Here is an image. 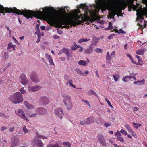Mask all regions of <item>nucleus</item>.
<instances>
[{
    "label": "nucleus",
    "mask_w": 147,
    "mask_h": 147,
    "mask_svg": "<svg viewBox=\"0 0 147 147\" xmlns=\"http://www.w3.org/2000/svg\"><path fill=\"white\" fill-rule=\"evenodd\" d=\"M51 9L53 10L54 8L53 7L51 8L46 7L43 9V10L46 11L50 12L48 14L47 18V22L50 24H58L60 27H63L62 25H64L63 26L64 28H69V24L71 26H75L76 25L81 24V22L80 20H78L79 18V16L76 15L75 17V20L70 19L68 20L66 18L65 14L66 11L64 8L61 9H60V12L56 15L52 14Z\"/></svg>",
    "instance_id": "f257e3e1"
},
{
    "label": "nucleus",
    "mask_w": 147,
    "mask_h": 147,
    "mask_svg": "<svg viewBox=\"0 0 147 147\" xmlns=\"http://www.w3.org/2000/svg\"><path fill=\"white\" fill-rule=\"evenodd\" d=\"M5 13H14L18 15H23L27 19L32 18L33 16H40L42 14V12L40 11H37L36 12L32 10H27L26 9L19 10L15 7L13 8L4 7L0 4V15L1 13L5 15Z\"/></svg>",
    "instance_id": "f03ea898"
},
{
    "label": "nucleus",
    "mask_w": 147,
    "mask_h": 147,
    "mask_svg": "<svg viewBox=\"0 0 147 147\" xmlns=\"http://www.w3.org/2000/svg\"><path fill=\"white\" fill-rule=\"evenodd\" d=\"M95 2L97 3L99 2L100 3V7L102 11L109 10V14L107 16L108 19L115 18L114 16L117 14V8L115 7L113 4L107 2L105 0H95Z\"/></svg>",
    "instance_id": "7ed1b4c3"
},
{
    "label": "nucleus",
    "mask_w": 147,
    "mask_h": 147,
    "mask_svg": "<svg viewBox=\"0 0 147 147\" xmlns=\"http://www.w3.org/2000/svg\"><path fill=\"white\" fill-rule=\"evenodd\" d=\"M10 101L14 104H18L23 101V96L19 92H17L11 95L9 98Z\"/></svg>",
    "instance_id": "20e7f679"
},
{
    "label": "nucleus",
    "mask_w": 147,
    "mask_h": 147,
    "mask_svg": "<svg viewBox=\"0 0 147 147\" xmlns=\"http://www.w3.org/2000/svg\"><path fill=\"white\" fill-rule=\"evenodd\" d=\"M63 98V102L67 107L68 110H71L72 108V104L71 101V97L68 95L64 94L62 95Z\"/></svg>",
    "instance_id": "39448f33"
},
{
    "label": "nucleus",
    "mask_w": 147,
    "mask_h": 147,
    "mask_svg": "<svg viewBox=\"0 0 147 147\" xmlns=\"http://www.w3.org/2000/svg\"><path fill=\"white\" fill-rule=\"evenodd\" d=\"M16 114L21 118L24 119L27 122L29 121V120L25 116L24 112L21 109H19L17 112L15 111Z\"/></svg>",
    "instance_id": "423d86ee"
},
{
    "label": "nucleus",
    "mask_w": 147,
    "mask_h": 147,
    "mask_svg": "<svg viewBox=\"0 0 147 147\" xmlns=\"http://www.w3.org/2000/svg\"><path fill=\"white\" fill-rule=\"evenodd\" d=\"M54 113L56 116L61 119L62 118V115H64L63 110L62 109L59 108H55L54 110Z\"/></svg>",
    "instance_id": "0eeeda50"
},
{
    "label": "nucleus",
    "mask_w": 147,
    "mask_h": 147,
    "mask_svg": "<svg viewBox=\"0 0 147 147\" xmlns=\"http://www.w3.org/2000/svg\"><path fill=\"white\" fill-rule=\"evenodd\" d=\"M20 82L23 85L27 84L28 80L26 75L24 74H22L20 76L19 79Z\"/></svg>",
    "instance_id": "6e6552de"
},
{
    "label": "nucleus",
    "mask_w": 147,
    "mask_h": 147,
    "mask_svg": "<svg viewBox=\"0 0 147 147\" xmlns=\"http://www.w3.org/2000/svg\"><path fill=\"white\" fill-rule=\"evenodd\" d=\"M143 15L145 16L147 18V9H146L144 10L142 15H140L137 16L138 20L140 22V23L144 20V18L142 16Z\"/></svg>",
    "instance_id": "1a4fd4ad"
},
{
    "label": "nucleus",
    "mask_w": 147,
    "mask_h": 147,
    "mask_svg": "<svg viewBox=\"0 0 147 147\" xmlns=\"http://www.w3.org/2000/svg\"><path fill=\"white\" fill-rule=\"evenodd\" d=\"M131 4L128 6V8L129 9H132L134 11L136 10L138 7H140V4L139 3H136V5L133 4V1L132 0H129Z\"/></svg>",
    "instance_id": "9d476101"
},
{
    "label": "nucleus",
    "mask_w": 147,
    "mask_h": 147,
    "mask_svg": "<svg viewBox=\"0 0 147 147\" xmlns=\"http://www.w3.org/2000/svg\"><path fill=\"white\" fill-rule=\"evenodd\" d=\"M41 88L42 87L39 85H36L32 87L29 86L28 88V90L29 91L33 92L36 91Z\"/></svg>",
    "instance_id": "9b49d317"
},
{
    "label": "nucleus",
    "mask_w": 147,
    "mask_h": 147,
    "mask_svg": "<svg viewBox=\"0 0 147 147\" xmlns=\"http://www.w3.org/2000/svg\"><path fill=\"white\" fill-rule=\"evenodd\" d=\"M32 80L34 82H39V80L37 77L35 73L33 72L32 73L30 76Z\"/></svg>",
    "instance_id": "f8f14e48"
},
{
    "label": "nucleus",
    "mask_w": 147,
    "mask_h": 147,
    "mask_svg": "<svg viewBox=\"0 0 147 147\" xmlns=\"http://www.w3.org/2000/svg\"><path fill=\"white\" fill-rule=\"evenodd\" d=\"M40 102L44 105L48 104L49 101L47 97H43L41 98L40 99Z\"/></svg>",
    "instance_id": "ddd939ff"
},
{
    "label": "nucleus",
    "mask_w": 147,
    "mask_h": 147,
    "mask_svg": "<svg viewBox=\"0 0 147 147\" xmlns=\"http://www.w3.org/2000/svg\"><path fill=\"white\" fill-rule=\"evenodd\" d=\"M15 45H13L11 42H9L8 45L7 49L9 51H12L15 50Z\"/></svg>",
    "instance_id": "4468645a"
},
{
    "label": "nucleus",
    "mask_w": 147,
    "mask_h": 147,
    "mask_svg": "<svg viewBox=\"0 0 147 147\" xmlns=\"http://www.w3.org/2000/svg\"><path fill=\"white\" fill-rule=\"evenodd\" d=\"M115 136H117V139L121 142H123L124 141V139L122 136V135L119 131L115 133Z\"/></svg>",
    "instance_id": "2eb2a0df"
},
{
    "label": "nucleus",
    "mask_w": 147,
    "mask_h": 147,
    "mask_svg": "<svg viewBox=\"0 0 147 147\" xmlns=\"http://www.w3.org/2000/svg\"><path fill=\"white\" fill-rule=\"evenodd\" d=\"M87 124H90L94 122V118L93 117H89L87 118L86 121Z\"/></svg>",
    "instance_id": "dca6fc26"
},
{
    "label": "nucleus",
    "mask_w": 147,
    "mask_h": 147,
    "mask_svg": "<svg viewBox=\"0 0 147 147\" xmlns=\"http://www.w3.org/2000/svg\"><path fill=\"white\" fill-rule=\"evenodd\" d=\"M37 112L40 115H43L46 113V110L43 108H39L38 109Z\"/></svg>",
    "instance_id": "f3484780"
},
{
    "label": "nucleus",
    "mask_w": 147,
    "mask_h": 147,
    "mask_svg": "<svg viewBox=\"0 0 147 147\" xmlns=\"http://www.w3.org/2000/svg\"><path fill=\"white\" fill-rule=\"evenodd\" d=\"M43 144L42 141L38 139L35 141V145L36 146H38L39 147H42Z\"/></svg>",
    "instance_id": "a211bd4d"
},
{
    "label": "nucleus",
    "mask_w": 147,
    "mask_h": 147,
    "mask_svg": "<svg viewBox=\"0 0 147 147\" xmlns=\"http://www.w3.org/2000/svg\"><path fill=\"white\" fill-rule=\"evenodd\" d=\"M45 55L46 57L49 60L50 64L51 65H54V63L53 61V60H52L51 57L47 53H46L45 54Z\"/></svg>",
    "instance_id": "6ab92c4d"
},
{
    "label": "nucleus",
    "mask_w": 147,
    "mask_h": 147,
    "mask_svg": "<svg viewBox=\"0 0 147 147\" xmlns=\"http://www.w3.org/2000/svg\"><path fill=\"white\" fill-rule=\"evenodd\" d=\"M89 62L88 60L87 61L83 60H81L78 62V63L79 65L85 66L87 65V64L89 63Z\"/></svg>",
    "instance_id": "aec40b11"
},
{
    "label": "nucleus",
    "mask_w": 147,
    "mask_h": 147,
    "mask_svg": "<svg viewBox=\"0 0 147 147\" xmlns=\"http://www.w3.org/2000/svg\"><path fill=\"white\" fill-rule=\"evenodd\" d=\"M145 51L146 50L144 48H142L136 51V53L139 55H142L144 53Z\"/></svg>",
    "instance_id": "412c9836"
},
{
    "label": "nucleus",
    "mask_w": 147,
    "mask_h": 147,
    "mask_svg": "<svg viewBox=\"0 0 147 147\" xmlns=\"http://www.w3.org/2000/svg\"><path fill=\"white\" fill-rule=\"evenodd\" d=\"M88 6L85 4H81L80 5V8H82L84 10L85 12H87L88 9Z\"/></svg>",
    "instance_id": "4be33fe9"
},
{
    "label": "nucleus",
    "mask_w": 147,
    "mask_h": 147,
    "mask_svg": "<svg viewBox=\"0 0 147 147\" xmlns=\"http://www.w3.org/2000/svg\"><path fill=\"white\" fill-rule=\"evenodd\" d=\"M132 78V77L131 76H126L122 78V80L125 82H127Z\"/></svg>",
    "instance_id": "5701e85b"
},
{
    "label": "nucleus",
    "mask_w": 147,
    "mask_h": 147,
    "mask_svg": "<svg viewBox=\"0 0 147 147\" xmlns=\"http://www.w3.org/2000/svg\"><path fill=\"white\" fill-rule=\"evenodd\" d=\"M19 142V139L18 138H16V139H15V141L13 143H12V144L11 145V147H13L14 146H15L16 145L18 144Z\"/></svg>",
    "instance_id": "b1692460"
},
{
    "label": "nucleus",
    "mask_w": 147,
    "mask_h": 147,
    "mask_svg": "<svg viewBox=\"0 0 147 147\" xmlns=\"http://www.w3.org/2000/svg\"><path fill=\"white\" fill-rule=\"evenodd\" d=\"M92 48H87L84 50L85 53L87 54H90L92 53Z\"/></svg>",
    "instance_id": "393cba45"
},
{
    "label": "nucleus",
    "mask_w": 147,
    "mask_h": 147,
    "mask_svg": "<svg viewBox=\"0 0 147 147\" xmlns=\"http://www.w3.org/2000/svg\"><path fill=\"white\" fill-rule=\"evenodd\" d=\"M72 82L73 81L71 79H69L68 80H67V81L66 83V84L68 85V84H69L70 86L75 88V86L72 84Z\"/></svg>",
    "instance_id": "a878e982"
},
{
    "label": "nucleus",
    "mask_w": 147,
    "mask_h": 147,
    "mask_svg": "<svg viewBox=\"0 0 147 147\" xmlns=\"http://www.w3.org/2000/svg\"><path fill=\"white\" fill-rule=\"evenodd\" d=\"M145 80L144 79H143L141 81H135L134 82V84H139V85H141L143 84L144 83Z\"/></svg>",
    "instance_id": "bb28decb"
},
{
    "label": "nucleus",
    "mask_w": 147,
    "mask_h": 147,
    "mask_svg": "<svg viewBox=\"0 0 147 147\" xmlns=\"http://www.w3.org/2000/svg\"><path fill=\"white\" fill-rule=\"evenodd\" d=\"M106 58L107 60V63H109L111 61V57L109 52H107Z\"/></svg>",
    "instance_id": "cd10ccee"
},
{
    "label": "nucleus",
    "mask_w": 147,
    "mask_h": 147,
    "mask_svg": "<svg viewBox=\"0 0 147 147\" xmlns=\"http://www.w3.org/2000/svg\"><path fill=\"white\" fill-rule=\"evenodd\" d=\"M47 147H61L58 144L56 143L54 144H50L47 146Z\"/></svg>",
    "instance_id": "c85d7f7f"
},
{
    "label": "nucleus",
    "mask_w": 147,
    "mask_h": 147,
    "mask_svg": "<svg viewBox=\"0 0 147 147\" xmlns=\"http://www.w3.org/2000/svg\"><path fill=\"white\" fill-rule=\"evenodd\" d=\"M90 38H82L79 39L78 40V42L80 43H81L84 42H87L88 41H90Z\"/></svg>",
    "instance_id": "c756f323"
},
{
    "label": "nucleus",
    "mask_w": 147,
    "mask_h": 147,
    "mask_svg": "<svg viewBox=\"0 0 147 147\" xmlns=\"http://www.w3.org/2000/svg\"><path fill=\"white\" fill-rule=\"evenodd\" d=\"M87 93L89 95H94L96 96L97 95L96 93L92 90H90Z\"/></svg>",
    "instance_id": "7c9ffc66"
},
{
    "label": "nucleus",
    "mask_w": 147,
    "mask_h": 147,
    "mask_svg": "<svg viewBox=\"0 0 147 147\" xmlns=\"http://www.w3.org/2000/svg\"><path fill=\"white\" fill-rule=\"evenodd\" d=\"M113 78L115 82H117L119 78V76L118 74H116L113 75Z\"/></svg>",
    "instance_id": "2f4dec72"
},
{
    "label": "nucleus",
    "mask_w": 147,
    "mask_h": 147,
    "mask_svg": "<svg viewBox=\"0 0 147 147\" xmlns=\"http://www.w3.org/2000/svg\"><path fill=\"white\" fill-rule=\"evenodd\" d=\"M62 50L63 52L66 55L68 53V52H69L71 51L70 49L65 48H63Z\"/></svg>",
    "instance_id": "473e14b6"
},
{
    "label": "nucleus",
    "mask_w": 147,
    "mask_h": 147,
    "mask_svg": "<svg viewBox=\"0 0 147 147\" xmlns=\"http://www.w3.org/2000/svg\"><path fill=\"white\" fill-rule=\"evenodd\" d=\"M67 57V59L68 60H70V58H71L72 57V55L71 53V51L69 52H68V53L66 55Z\"/></svg>",
    "instance_id": "72a5a7b5"
},
{
    "label": "nucleus",
    "mask_w": 147,
    "mask_h": 147,
    "mask_svg": "<svg viewBox=\"0 0 147 147\" xmlns=\"http://www.w3.org/2000/svg\"><path fill=\"white\" fill-rule=\"evenodd\" d=\"M133 125L134 127L137 129L141 126V124L139 123H137L135 122H133Z\"/></svg>",
    "instance_id": "f704fd0d"
},
{
    "label": "nucleus",
    "mask_w": 147,
    "mask_h": 147,
    "mask_svg": "<svg viewBox=\"0 0 147 147\" xmlns=\"http://www.w3.org/2000/svg\"><path fill=\"white\" fill-rule=\"evenodd\" d=\"M98 138L99 142L104 139L103 136L101 134L98 135Z\"/></svg>",
    "instance_id": "c9c22d12"
},
{
    "label": "nucleus",
    "mask_w": 147,
    "mask_h": 147,
    "mask_svg": "<svg viewBox=\"0 0 147 147\" xmlns=\"http://www.w3.org/2000/svg\"><path fill=\"white\" fill-rule=\"evenodd\" d=\"M63 145H65L67 147H71V144L69 142H65L63 143Z\"/></svg>",
    "instance_id": "e433bc0d"
},
{
    "label": "nucleus",
    "mask_w": 147,
    "mask_h": 147,
    "mask_svg": "<svg viewBox=\"0 0 147 147\" xmlns=\"http://www.w3.org/2000/svg\"><path fill=\"white\" fill-rule=\"evenodd\" d=\"M75 71H76V72L77 73V74H80L81 75H84L83 73L79 69L77 68L76 69Z\"/></svg>",
    "instance_id": "4c0bfd02"
},
{
    "label": "nucleus",
    "mask_w": 147,
    "mask_h": 147,
    "mask_svg": "<svg viewBox=\"0 0 147 147\" xmlns=\"http://www.w3.org/2000/svg\"><path fill=\"white\" fill-rule=\"evenodd\" d=\"M125 126L126 129L130 132L132 131V130L130 126L128 124L125 125Z\"/></svg>",
    "instance_id": "58836bf2"
},
{
    "label": "nucleus",
    "mask_w": 147,
    "mask_h": 147,
    "mask_svg": "<svg viewBox=\"0 0 147 147\" xmlns=\"http://www.w3.org/2000/svg\"><path fill=\"white\" fill-rule=\"evenodd\" d=\"M0 117L5 118H7L9 116L7 115H6L4 114H3L0 112Z\"/></svg>",
    "instance_id": "ea45409f"
},
{
    "label": "nucleus",
    "mask_w": 147,
    "mask_h": 147,
    "mask_svg": "<svg viewBox=\"0 0 147 147\" xmlns=\"http://www.w3.org/2000/svg\"><path fill=\"white\" fill-rule=\"evenodd\" d=\"M19 91L22 94H24L26 93V91L24 87H22L19 90Z\"/></svg>",
    "instance_id": "a19ab883"
},
{
    "label": "nucleus",
    "mask_w": 147,
    "mask_h": 147,
    "mask_svg": "<svg viewBox=\"0 0 147 147\" xmlns=\"http://www.w3.org/2000/svg\"><path fill=\"white\" fill-rule=\"evenodd\" d=\"M37 137L38 138H42V139H47V137H45V136L43 135H38L37 136Z\"/></svg>",
    "instance_id": "79ce46f5"
},
{
    "label": "nucleus",
    "mask_w": 147,
    "mask_h": 147,
    "mask_svg": "<svg viewBox=\"0 0 147 147\" xmlns=\"http://www.w3.org/2000/svg\"><path fill=\"white\" fill-rule=\"evenodd\" d=\"M120 132L122 134L124 135H126L127 134V131L123 129H121L120 131Z\"/></svg>",
    "instance_id": "37998d69"
},
{
    "label": "nucleus",
    "mask_w": 147,
    "mask_h": 147,
    "mask_svg": "<svg viewBox=\"0 0 147 147\" xmlns=\"http://www.w3.org/2000/svg\"><path fill=\"white\" fill-rule=\"evenodd\" d=\"M130 74L131 75H132V78L134 79L135 80H136V78L135 77V76L137 74L134 73H131Z\"/></svg>",
    "instance_id": "c03bdc74"
},
{
    "label": "nucleus",
    "mask_w": 147,
    "mask_h": 147,
    "mask_svg": "<svg viewBox=\"0 0 147 147\" xmlns=\"http://www.w3.org/2000/svg\"><path fill=\"white\" fill-rule=\"evenodd\" d=\"M105 101L107 102L108 104L112 108H113V107L112 105L111 104L109 100L107 98H105Z\"/></svg>",
    "instance_id": "a18cd8bd"
},
{
    "label": "nucleus",
    "mask_w": 147,
    "mask_h": 147,
    "mask_svg": "<svg viewBox=\"0 0 147 147\" xmlns=\"http://www.w3.org/2000/svg\"><path fill=\"white\" fill-rule=\"evenodd\" d=\"M103 50L100 48H97L94 51L97 52L102 53Z\"/></svg>",
    "instance_id": "49530a36"
},
{
    "label": "nucleus",
    "mask_w": 147,
    "mask_h": 147,
    "mask_svg": "<svg viewBox=\"0 0 147 147\" xmlns=\"http://www.w3.org/2000/svg\"><path fill=\"white\" fill-rule=\"evenodd\" d=\"M64 79L66 81H67L70 79L69 76L66 74L64 75Z\"/></svg>",
    "instance_id": "de8ad7c7"
},
{
    "label": "nucleus",
    "mask_w": 147,
    "mask_h": 147,
    "mask_svg": "<svg viewBox=\"0 0 147 147\" xmlns=\"http://www.w3.org/2000/svg\"><path fill=\"white\" fill-rule=\"evenodd\" d=\"M27 107L29 109H32L34 108V106L32 105L29 104Z\"/></svg>",
    "instance_id": "09e8293b"
},
{
    "label": "nucleus",
    "mask_w": 147,
    "mask_h": 147,
    "mask_svg": "<svg viewBox=\"0 0 147 147\" xmlns=\"http://www.w3.org/2000/svg\"><path fill=\"white\" fill-rule=\"evenodd\" d=\"M100 143H101L102 144V145L103 146H106V142L104 139L100 141Z\"/></svg>",
    "instance_id": "8fccbe9b"
},
{
    "label": "nucleus",
    "mask_w": 147,
    "mask_h": 147,
    "mask_svg": "<svg viewBox=\"0 0 147 147\" xmlns=\"http://www.w3.org/2000/svg\"><path fill=\"white\" fill-rule=\"evenodd\" d=\"M132 134V136L135 138H137V136L136 134L133 130L130 132Z\"/></svg>",
    "instance_id": "3c124183"
},
{
    "label": "nucleus",
    "mask_w": 147,
    "mask_h": 147,
    "mask_svg": "<svg viewBox=\"0 0 147 147\" xmlns=\"http://www.w3.org/2000/svg\"><path fill=\"white\" fill-rule=\"evenodd\" d=\"M82 101L84 103H85L87 104L90 107H91V106H90V104L89 103V102L88 101H87L86 100H83V99L82 100Z\"/></svg>",
    "instance_id": "603ef678"
},
{
    "label": "nucleus",
    "mask_w": 147,
    "mask_h": 147,
    "mask_svg": "<svg viewBox=\"0 0 147 147\" xmlns=\"http://www.w3.org/2000/svg\"><path fill=\"white\" fill-rule=\"evenodd\" d=\"M80 124L82 125H84L86 124L87 125L86 121L85 120L81 121L80 122Z\"/></svg>",
    "instance_id": "864d4df0"
},
{
    "label": "nucleus",
    "mask_w": 147,
    "mask_h": 147,
    "mask_svg": "<svg viewBox=\"0 0 147 147\" xmlns=\"http://www.w3.org/2000/svg\"><path fill=\"white\" fill-rule=\"evenodd\" d=\"M92 40L94 43H96L98 41V39L96 37H94Z\"/></svg>",
    "instance_id": "5fc2aeb1"
},
{
    "label": "nucleus",
    "mask_w": 147,
    "mask_h": 147,
    "mask_svg": "<svg viewBox=\"0 0 147 147\" xmlns=\"http://www.w3.org/2000/svg\"><path fill=\"white\" fill-rule=\"evenodd\" d=\"M104 125L107 128L111 126V124L109 123H106L104 124Z\"/></svg>",
    "instance_id": "6e6d98bb"
},
{
    "label": "nucleus",
    "mask_w": 147,
    "mask_h": 147,
    "mask_svg": "<svg viewBox=\"0 0 147 147\" xmlns=\"http://www.w3.org/2000/svg\"><path fill=\"white\" fill-rule=\"evenodd\" d=\"M23 130L24 132L25 133H28V130L27 129L26 127L24 126L23 128Z\"/></svg>",
    "instance_id": "4d7b16f0"
},
{
    "label": "nucleus",
    "mask_w": 147,
    "mask_h": 147,
    "mask_svg": "<svg viewBox=\"0 0 147 147\" xmlns=\"http://www.w3.org/2000/svg\"><path fill=\"white\" fill-rule=\"evenodd\" d=\"M37 115V113H33L31 114L29 116L30 117H36Z\"/></svg>",
    "instance_id": "13d9d810"
},
{
    "label": "nucleus",
    "mask_w": 147,
    "mask_h": 147,
    "mask_svg": "<svg viewBox=\"0 0 147 147\" xmlns=\"http://www.w3.org/2000/svg\"><path fill=\"white\" fill-rule=\"evenodd\" d=\"M60 37L57 35H54L53 36V38L54 39H58Z\"/></svg>",
    "instance_id": "bf43d9fd"
},
{
    "label": "nucleus",
    "mask_w": 147,
    "mask_h": 147,
    "mask_svg": "<svg viewBox=\"0 0 147 147\" xmlns=\"http://www.w3.org/2000/svg\"><path fill=\"white\" fill-rule=\"evenodd\" d=\"M114 34H111V35H110V36H109L108 37V39H110L112 38H113V36H114Z\"/></svg>",
    "instance_id": "052dcab7"
},
{
    "label": "nucleus",
    "mask_w": 147,
    "mask_h": 147,
    "mask_svg": "<svg viewBox=\"0 0 147 147\" xmlns=\"http://www.w3.org/2000/svg\"><path fill=\"white\" fill-rule=\"evenodd\" d=\"M8 57V55L6 53H5L4 54L3 58L5 59H6Z\"/></svg>",
    "instance_id": "680f3d73"
},
{
    "label": "nucleus",
    "mask_w": 147,
    "mask_h": 147,
    "mask_svg": "<svg viewBox=\"0 0 147 147\" xmlns=\"http://www.w3.org/2000/svg\"><path fill=\"white\" fill-rule=\"evenodd\" d=\"M7 129V127L5 126H3L1 128V131H3L4 130L6 129Z\"/></svg>",
    "instance_id": "e2e57ef3"
},
{
    "label": "nucleus",
    "mask_w": 147,
    "mask_h": 147,
    "mask_svg": "<svg viewBox=\"0 0 147 147\" xmlns=\"http://www.w3.org/2000/svg\"><path fill=\"white\" fill-rule=\"evenodd\" d=\"M24 104L27 107L29 104V103L27 101H24Z\"/></svg>",
    "instance_id": "0e129e2a"
},
{
    "label": "nucleus",
    "mask_w": 147,
    "mask_h": 147,
    "mask_svg": "<svg viewBox=\"0 0 147 147\" xmlns=\"http://www.w3.org/2000/svg\"><path fill=\"white\" fill-rule=\"evenodd\" d=\"M74 45L77 48H79V47H80V46H79V45L76 44L75 42L74 43Z\"/></svg>",
    "instance_id": "69168bd1"
},
{
    "label": "nucleus",
    "mask_w": 147,
    "mask_h": 147,
    "mask_svg": "<svg viewBox=\"0 0 147 147\" xmlns=\"http://www.w3.org/2000/svg\"><path fill=\"white\" fill-rule=\"evenodd\" d=\"M14 129V127H11L9 129V131L10 132H12L13 131Z\"/></svg>",
    "instance_id": "338daca9"
},
{
    "label": "nucleus",
    "mask_w": 147,
    "mask_h": 147,
    "mask_svg": "<svg viewBox=\"0 0 147 147\" xmlns=\"http://www.w3.org/2000/svg\"><path fill=\"white\" fill-rule=\"evenodd\" d=\"M127 56L131 60L132 57V56L129 54H126Z\"/></svg>",
    "instance_id": "774afa93"
}]
</instances>
